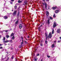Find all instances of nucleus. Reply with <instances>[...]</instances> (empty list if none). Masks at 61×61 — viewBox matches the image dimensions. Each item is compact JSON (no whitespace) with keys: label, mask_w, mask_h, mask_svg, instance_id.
Returning a JSON list of instances; mask_svg holds the SVG:
<instances>
[{"label":"nucleus","mask_w":61,"mask_h":61,"mask_svg":"<svg viewBox=\"0 0 61 61\" xmlns=\"http://www.w3.org/2000/svg\"><path fill=\"white\" fill-rule=\"evenodd\" d=\"M33 38H35V37H33Z\"/></svg>","instance_id":"obj_59"},{"label":"nucleus","mask_w":61,"mask_h":61,"mask_svg":"<svg viewBox=\"0 0 61 61\" xmlns=\"http://www.w3.org/2000/svg\"><path fill=\"white\" fill-rule=\"evenodd\" d=\"M36 57H34V60L35 61H37V59H36L35 58Z\"/></svg>","instance_id":"obj_20"},{"label":"nucleus","mask_w":61,"mask_h":61,"mask_svg":"<svg viewBox=\"0 0 61 61\" xmlns=\"http://www.w3.org/2000/svg\"><path fill=\"white\" fill-rule=\"evenodd\" d=\"M47 56L48 58H50V56L47 55Z\"/></svg>","instance_id":"obj_26"},{"label":"nucleus","mask_w":61,"mask_h":61,"mask_svg":"<svg viewBox=\"0 0 61 61\" xmlns=\"http://www.w3.org/2000/svg\"><path fill=\"white\" fill-rule=\"evenodd\" d=\"M23 42H21V45H22V44H23Z\"/></svg>","instance_id":"obj_38"},{"label":"nucleus","mask_w":61,"mask_h":61,"mask_svg":"<svg viewBox=\"0 0 61 61\" xmlns=\"http://www.w3.org/2000/svg\"><path fill=\"white\" fill-rule=\"evenodd\" d=\"M45 35L46 36V40H47V38H49V36H47V33H45Z\"/></svg>","instance_id":"obj_2"},{"label":"nucleus","mask_w":61,"mask_h":61,"mask_svg":"<svg viewBox=\"0 0 61 61\" xmlns=\"http://www.w3.org/2000/svg\"><path fill=\"white\" fill-rule=\"evenodd\" d=\"M54 30H53L52 31V34H53L54 33Z\"/></svg>","instance_id":"obj_33"},{"label":"nucleus","mask_w":61,"mask_h":61,"mask_svg":"<svg viewBox=\"0 0 61 61\" xmlns=\"http://www.w3.org/2000/svg\"><path fill=\"white\" fill-rule=\"evenodd\" d=\"M40 45L41 46H43V44H41Z\"/></svg>","instance_id":"obj_32"},{"label":"nucleus","mask_w":61,"mask_h":61,"mask_svg":"<svg viewBox=\"0 0 61 61\" xmlns=\"http://www.w3.org/2000/svg\"><path fill=\"white\" fill-rule=\"evenodd\" d=\"M29 37H30L29 36H28V38H29Z\"/></svg>","instance_id":"obj_50"},{"label":"nucleus","mask_w":61,"mask_h":61,"mask_svg":"<svg viewBox=\"0 0 61 61\" xmlns=\"http://www.w3.org/2000/svg\"><path fill=\"white\" fill-rule=\"evenodd\" d=\"M11 50H13V48H11Z\"/></svg>","instance_id":"obj_51"},{"label":"nucleus","mask_w":61,"mask_h":61,"mask_svg":"<svg viewBox=\"0 0 61 61\" xmlns=\"http://www.w3.org/2000/svg\"><path fill=\"white\" fill-rule=\"evenodd\" d=\"M10 4H13V2H10Z\"/></svg>","instance_id":"obj_49"},{"label":"nucleus","mask_w":61,"mask_h":61,"mask_svg":"<svg viewBox=\"0 0 61 61\" xmlns=\"http://www.w3.org/2000/svg\"><path fill=\"white\" fill-rule=\"evenodd\" d=\"M42 1H44H44H45V0H42Z\"/></svg>","instance_id":"obj_55"},{"label":"nucleus","mask_w":61,"mask_h":61,"mask_svg":"<svg viewBox=\"0 0 61 61\" xmlns=\"http://www.w3.org/2000/svg\"><path fill=\"white\" fill-rule=\"evenodd\" d=\"M50 19L51 20H52L53 19V18L52 17H50Z\"/></svg>","instance_id":"obj_25"},{"label":"nucleus","mask_w":61,"mask_h":61,"mask_svg":"<svg viewBox=\"0 0 61 61\" xmlns=\"http://www.w3.org/2000/svg\"><path fill=\"white\" fill-rule=\"evenodd\" d=\"M9 41H10V43H11V42H12V40H11Z\"/></svg>","instance_id":"obj_39"},{"label":"nucleus","mask_w":61,"mask_h":61,"mask_svg":"<svg viewBox=\"0 0 61 61\" xmlns=\"http://www.w3.org/2000/svg\"><path fill=\"white\" fill-rule=\"evenodd\" d=\"M19 27L20 29H21V28H22V24H20L19 25Z\"/></svg>","instance_id":"obj_10"},{"label":"nucleus","mask_w":61,"mask_h":61,"mask_svg":"<svg viewBox=\"0 0 61 61\" xmlns=\"http://www.w3.org/2000/svg\"><path fill=\"white\" fill-rule=\"evenodd\" d=\"M9 57H8L7 58V59L8 60V59H9Z\"/></svg>","instance_id":"obj_44"},{"label":"nucleus","mask_w":61,"mask_h":61,"mask_svg":"<svg viewBox=\"0 0 61 61\" xmlns=\"http://www.w3.org/2000/svg\"><path fill=\"white\" fill-rule=\"evenodd\" d=\"M53 17H56V16H55V14H54V15H53Z\"/></svg>","instance_id":"obj_29"},{"label":"nucleus","mask_w":61,"mask_h":61,"mask_svg":"<svg viewBox=\"0 0 61 61\" xmlns=\"http://www.w3.org/2000/svg\"><path fill=\"white\" fill-rule=\"evenodd\" d=\"M4 18L5 19H7V17L5 16L4 17Z\"/></svg>","instance_id":"obj_19"},{"label":"nucleus","mask_w":61,"mask_h":61,"mask_svg":"<svg viewBox=\"0 0 61 61\" xmlns=\"http://www.w3.org/2000/svg\"><path fill=\"white\" fill-rule=\"evenodd\" d=\"M25 42L26 43H27V42H26V41H25Z\"/></svg>","instance_id":"obj_48"},{"label":"nucleus","mask_w":61,"mask_h":61,"mask_svg":"<svg viewBox=\"0 0 61 61\" xmlns=\"http://www.w3.org/2000/svg\"><path fill=\"white\" fill-rule=\"evenodd\" d=\"M48 24H50V23H48Z\"/></svg>","instance_id":"obj_63"},{"label":"nucleus","mask_w":61,"mask_h":61,"mask_svg":"<svg viewBox=\"0 0 61 61\" xmlns=\"http://www.w3.org/2000/svg\"><path fill=\"white\" fill-rule=\"evenodd\" d=\"M40 27H39L38 28V29L39 30V31H40V32L41 30H40Z\"/></svg>","instance_id":"obj_18"},{"label":"nucleus","mask_w":61,"mask_h":61,"mask_svg":"<svg viewBox=\"0 0 61 61\" xmlns=\"http://www.w3.org/2000/svg\"><path fill=\"white\" fill-rule=\"evenodd\" d=\"M2 48H3L2 47V46L0 47V49H2Z\"/></svg>","instance_id":"obj_30"},{"label":"nucleus","mask_w":61,"mask_h":61,"mask_svg":"<svg viewBox=\"0 0 61 61\" xmlns=\"http://www.w3.org/2000/svg\"><path fill=\"white\" fill-rule=\"evenodd\" d=\"M16 8H17V6H15V9H16Z\"/></svg>","instance_id":"obj_24"},{"label":"nucleus","mask_w":61,"mask_h":61,"mask_svg":"<svg viewBox=\"0 0 61 61\" xmlns=\"http://www.w3.org/2000/svg\"><path fill=\"white\" fill-rule=\"evenodd\" d=\"M8 60L7 59L6 60V61H8Z\"/></svg>","instance_id":"obj_52"},{"label":"nucleus","mask_w":61,"mask_h":61,"mask_svg":"<svg viewBox=\"0 0 61 61\" xmlns=\"http://www.w3.org/2000/svg\"><path fill=\"white\" fill-rule=\"evenodd\" d=\"M3 45V44H0V46H2Z\"/></svg>","instance_id":"obj_41"},{"label":"nucleus","mask_w":61,"mask_h":61,"mask_svg":"<svg viewBox=\"0 0 61 61\" xmlns=\"http://www.w3.org/2000/svg\"><path fill=\"white\" fill-rule=\"evenodd\" d=\"M15 36H13L11 38V39L12 40H14V39H15Z\"/></svg>","instance_id":"obj_14"},{"label":"nucleus","mask_w":61,"mask_h":61,"mask_svg":"<svg viewBox=\"0 0 61 61\" xmlns=\"http://www.w3.org/2000/svg\"><path fill=\"white\" fill-rule=\"evenodd\" d=\"M47 40H46V41H45V43L46 44H47V43L48 42V41H47Z\"/></svg>","instance_id":"obj_21"},{"label":"nucleus","mask_w":61,"mask_h":61,"mask_svg":"<svg viewBox=\"0 0 61 61\" xmlns=\"http://www.w3.org/2000/svg\"><path fill=\"white\" fill-rule=\"evenodd\" d=\"M11 58L12 59H14V56H12V57H11Z\"/></svg>","instance_id":"obj_35"},{"label":"nucleus","mask_w":61,"mask_h":61,"mask_svg":"<svg viewBox=\"0 0 61 61\" xmlns=\"http://www.w3.org/2000/svg\"><path fill=\"white\" fill-rule=\"evenodd\" d=\"M19 22V21H18V20H17L16 22L15 23H18Z\"/></svg>","instance_id":"obj_27"},{"label":"nucleus","mask_w":61,"mask_h":61,"mask_svg":"<svg viewBox=\"0 0 61 61\" xmlns=\"http://www.w3.org/2000/svg\"><path fill=\"white\" fill-rule=\"evenodd\" d=\"M56 23V22L55 21L54 22V23Z\"/></svg>","instance_id":"obj_64"},{"label":"nucleus","mask_w":61,"mask_h":61,"mask_svg":"<svg viewBox=\"0 0 61 61\" xmlns=\"http://www.w3.org/2000/svg\"><path fill=\"white\" fill-rule=\"evenodd\" d=\"M21 38L22 39V42L24 43V41H23V37H21Z\"/></svg>","instance_id":"obj_28"},{"label":"nucleus","mask_w":61,"mask_h":61,"mask_svg":"<svg viewBox=\"0 0 61 61\" xmlns=\"http://www.w3.org/2000/svg\"><path fill=\"white\" fill-rule=\"evenodd\" d=\"M54 43H56V41H55L54 42Z\"/></svg>","instance_id":"obj_45"},{"label":"nucleus","mask_w":61,"mask_h":61,"mask_svg":"<svg viewBox=\"0 0 61 61\" xmlns=\"http://www.w3.org/2000/svg\"><path fill=\"white\" fill-rule=\"evenodd\" d=\"M52 37V36L51 34V33L50 32L49 35V37L50 38H51Z\"/></svg>","instance_id":"obj_3"},{"label":"nucleus","mask_w":61,"mask_h":61,"mask_svg":"<svg viewBox=\"0 0 61 61\" xmlns=\"http://www.w3.org/2000/svg\"><path fill=\"white\" fill-rule=\"evenodd\" d=\"M59 10H56L55 11V13H57L59 12Z\"/></svg>","instance_id":"obj_13"},{"label":"nucleus","mask_w":61,"mask_h":61,"mask_svg":"<svg viewBox=\"0 0 61 61\" xmlns=\"http://www.w3.org/2000/svg\"><path fill=\"white\" fill-rule=\"evenodd\" d=\"M42 25H41V26H40V27H42Z\"/></svg>","instance_id":"obj_40"},{"label":"nucleus","mask_w":61,"mask_h":61,"mask_svg":"<svg viewBox=\"0 0 61 61\" xmlns=\"http://www.w3.org/2000/svg\"><path fill=\"white\" fill-rule=\"evenodd\" d=\"M1 36H0V38H1Z\"/></svg>","instance_id":"obj_58"},{"label":"nucleus","mask_w":61,"mask_h":61,"mask_svg":"<svg viewBox=\"0 0 61 61\" xmlns=\"http://www.w3.org/2000/svg\"><path fill=\"white\" fill-rule=\"evenodd\" d=\"M26 40H27L26 38L25 39Z\"/></svg>","instance_id":"obj_62"},{"label":"nucleus","mask_w":61,"mask_h":61,"mask_svg":"<svg viewBox=\"0 0 61 61\" xmlns=\"http://www.w3.org/2000/svg\"><path fill=\"white\" fill-rule=\"evenodd\" d=\"M12 11H14V10H12Z\"/></svg>","instance_id":"obj_56"},{"label":"nucleus","mask_w":61,"mask_h":61,"mask_svg":"<svg viewBox=\"0 0 61 61\" xmlns=\"http://www.w3.org/2000/svg\"><path fill=\"white\" fill-rule=\"evenodd\" d=\"M60 30H61V29L60 28L57 29L56 31L57 33H58V34L60 33Z\"/></svg>","instance_id":"obj_1"},{"label":"nucleus","mask_w":61,"mask_h":61,"mask_svg":"<svg viewBox=\"0 0 61 61\" xmlns=\"http://www.w3.org/2000/svg\"><path fill=\"white\" fill-rule=\"evenodd\" d=\"M5 32H8V30H5Z\"/></svg>","instance_id":"obj_31"},{"label":"nucleus","mask_w":61,"mask_h":61,"mask_svg":"<svg viewBox=\"0 0 61 61\" xmlns=\"http://www.w3.org/2000/svg\"><path fill=\"white\" fill-rule=\"evenodd\" d=\"M9 42V41L7 40V41H3V42L4 43H7L8 42Z\"/></svg>","instance_id":"obj_6"},{"label":"nucleus","mask_w":61,"mask_h":61,"mask_svg":"<svg viewBox=\"0 0 61 61\" xmlns=\"http://www.w3.org/2000/svg\"><path fill=\"white\" fill-rule=\"evenodd\" d=\"M22 46V45H20L19 46V48H21Z\"/></svg>","instance_id":"obj_23"},{"label":"nucleus","mask_w":61,"mask_h":61,"mask_svg":"<svg viewBox=\"0 0 61 61\" xmlns=\"http://www.w3.org/2000/svg\"><path fill=\"white\" fill-rule=\"evenodd\" d=\"M16 20H15L14 21V22H15V21Z\"/></svg>","instance_id":"obj_57"},{"label":"nucleus","mask_w":61,"mask_h":61,"mask_svg":"<svg viewBox=\"0 0 61 61\" xmlns=\"http://www.w3.org/2000/svg\"><path fill=\"white\" fill-rule=\"evenodd\" d=\"M22 1H20V0H19L18 1V3H22Z\"/></svg>","instance_id":"obj_15"},{"label":"nucleus","mask_w":61,"mask_h":61,"mask_svg":"<svg viewBox=\"0 0 61 61\" xmlns=\"http://www.w3.org/2000/svg\"><path fill=\"white\" fill-rule=\"evenodd\" d=\"M6 37L7 38H9V36L8 35H7L6 36Z\"/></svg>","instance_id":"obj_17"},{"label":"nucleus","mask_w":61,"mask_h":61,"mask_svg":"<svg viewBox=\"0 0 61 61\" xmlns=\"http://www.w3.org/2000/svg\"><path fill=\"white\" fill-rule=\"evenodd\" d=\"M14 13L13 14V15H16V12H17L16 11H14Z\"/></svg>","instance_id":"obj_5"},{"label":"nucleus","mask_w":61,"mask_h":61,"mask_svg":"<svg viewBox=\"0 0 61 61\" xmlns=\"http://www.w3.org/2000/svg\"><path fill=\"white\" fill-rule=\"evenodd\" d=\"M56 8H57V7L56 6L52 7V9L53 10H55L56 9Z\"/></svg>","instance_id":"obj_9"},{"label":"nucleus","mask_w":61,"mask_h":61,"mask_svg":"<svg viewBox=\"0 0 61 61\" xmlns=\"http://www.w3.org/2000/svg\"><path fill=\"white\" fill-rule=\"evenodd\" d=\"M45 8L46 9V8H47V5H46V3H45Z\"/></svg>","instance_id":"obj_16"},{"label":"nucleus","mask_w":61,"mask_h":61,"mask_svg":"<svg viewBox=\"0 0 61 61\" xmlns=\"http://www.w3.org/2000/svg\"><path fill=\"white\" fill-rule=\"evenodd\" d=\"M3 40H4V41H5V37H3V39H2Z\"/></svg>","instance_id":"obj_22"},{"label":"nucleus","mask_w":61,"mask_h":61,"mask_svg":"<svg viewBox=\"0 0 61 61\" xmlns=\"http://www.w3.org/2000/svg\"><path fill=\"white\" fill-rule=\"evenodd\" d=\"M48 23H49V20H48Z\"/></svg>","instance_id":"obj_34"},{"label":"nucleus","mask_w":61,"mask_h":61,"mask_svg":"<svg viewBox=\"0 0 61 61\" xmlns=\"http://www.w3.org/2000/svg\"><path fill=\"white\" fill-rule=\"evenodd\" d=\"M37 56H39V54H38L37 55Z\"/></svg>","instance_id":"obj_37"},{"label":"nucleus","mask_w":61,"mask_h":61,"mask_svg":"<svg viewBox=\"0 0 61 61\" xmlns=\"http://www.w3.org/2000/svg\"><path fill=\"white\" fill-rule=\"evenodd\" d=\"M61 42V41H58V43H60Z\"/></svg>","instance_id":"obj_36"},{"label":"nucleus","mask_w":61,"mask_h":61,"mask_svg":"<svg viewBox=\"0 0 61 61\" xmlns=\"http://www.w3.org/2000/svg\"><path fill=\"white\" fill-rule=\"evenodd\" d=\"M12 13H10L9 14H11Z\"/></svg>","instance_id":"obj_61"},{"label":"nucleus","mask_w":61,"mask_h":61,"mask_svg":"<svg viewBox=\"0 0 61 61\" xmlns=\"http://www.w3.org/2000/svg\"><path fill=\"white\" fill-rule=\"evenodd\" d=\"M24 5H27V2L26 1H25L24 2Z\"/></svg>","instance_id":"obj_8"},{"label":"nucleus","mask_w":61,"mask_h":61,"mask_svg":"<svg viewBox=\"0 0 61 61\" xmlns=\"http://www.w3.org/2000/svg\"><path fill=\"white\" fill-rule=\"evenodd\" d=\"M20 13V12L19 11L18 12V14H19V13Z\"/></svg>","instance_id":"obj_46"},{"label":"nucleus","mask_w":61,"mask_h":61,"mask_svg":"<svg viewBox=\"0 0 61 61\" xmlns=\"http://www.w3.org/2000/svg\"><path fill=\"white\" fill-rule=\"evenodd\" d=\"M60 39H61V37H60Z\"/></svg>","instance_id":"obj_53"},{"label":"nucleus","mask_w":61,"mask_h":61,"mask_svg":"<svg viewBox=\"0 0 61 61\" xmlns=\"http://www.w3.org/2000/svg\"><path fill=\"white\" fill-rule=\"evenodd\" d=\"M18 24V23H15V25H17Z\"/></svg>","instance_id":"obj_42"},{"label":"nucleus","mask_w":61,"mask_h":61,"mask_svg":"<svg viewBox=\"0 0 61 61\" xmlns=\"http://www.w3.org/2000/svg\"><path fill=\"white\" fill-rule=\"evenodd\" d=\"M46 1H49V0H46Z\"/></svg>","instance_id":"obj_54"},{"label":"nucleus","mask_w":61,"mask_h":61,"mask_svg":"<svg viewBox=\"0 0 61 61\" xmlns=\"http://www.w3.org/2000/svg\"><path fill=\"white\" fill-rule=\"evenodd\" d=\"M19 14H18H18H17V15L18 16H19Z\"/></svg>","instance_id":"obj_47"},{"label":"nucleus","mask_w":61,"mask_h":61,"mask_svg":"<svg viewBox=\"0 0 61 61\" xmlns=\"http://www.w3.org/2000/svg\"><path fill=\"white\" fill-rule=\"evenodd\" d=\"M46 15L47 16L48 15H49V12L47 11H46Z\"/></svg>","instance_id":"obj_11"},{"label":"nucleus","mask_w":61,"mask_h":61,"mask_svg":"<svg viewBox=\"0 0 61 61\" xmlns=\"http://www.w3.org/2000/svg\"><path fill=\"white\" fill-rule=\"evenodd\" d=\"M14 34L13 33H12L10 35V37H12V36H14Z\"/></svg>","instance_id":"obj_7"},{"label":"nucleus","mask_w":61,"mask_h":61,"mask_svg":"<svg viewBox=\"0 0 61 61\" xmlns=\"http://www.w3.org/2000/svg\"><path fill=\"white\" fill-rule=\"evenodd\" d=\"M58 25V24H56V23H54L53 25V27L55 28L56 26L57 25Z\"/></svg>","instance_id":"obj_4"},{"label":"nucleus","mask_w":61,"mask_h":61,"mask_svg":"<svg viewBox=\"0 0 61 61\" xmlns=\"http://www.w3.org/2000/svg\"><path fill=\"white\" fill-rule=\"evenodd\" d=\"M51 48H54V47H55V45H54V44H52L51 45Z\"/></svg>","instance_id":"obj_12"},{"label":"nucleus","mask_w":61,"mask_h":61,"mask_svg":"<svg viewBox=\"0 0 61 61\" xmlns=\"http://www.w3.org/2000/svg\"><path fill=\"white\" fill-rule=\"evenodd\" d=\"M11 1L12 2H13V1H14V0H11Z\"/></svg>","instance_id":"obj_43"},{"label":"nucleus","mask_w":61,"mask_h":61,"mask_svg":"<svg viewBox=\"0 0 61 61\" xmlns=\"http://www.w3.org/2000/svg\"><path fill=\"white\" fill-rule=\"evenodd\" d=\"M6 53H7V54H8V52L7 51L6 52Z\"/></svg>","instance_id":"obj_60"}]
</instances>
